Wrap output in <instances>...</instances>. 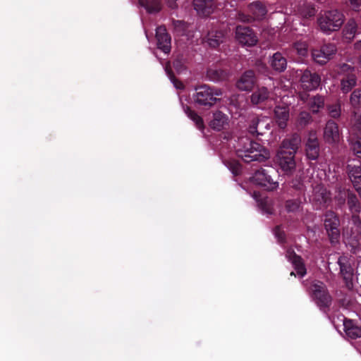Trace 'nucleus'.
Returning a JSON list of instances; mask_svg holds the SVG:
<instances>
[{"instance_id":"1","label":"nucleus","mask_w":361,"mask_h":361,"mask_svg":"<svg viewBox=\"0 0 361 361\" xmlns=\"http://www.w3.org/2000/svg\"><path fill=\"white\" fill-rule=\"evenodd\" d=\"M347 195L349 208L353 213L352 221L354 228H351L350 230L347 228L344 230L343 240L346 245H349L355 251L359 245L360 230H361V221L355 213L360 212V205L356 197L349 193L347 194L345 191H339L338 195H336L335 198L338 200V204H343Z\"/></svg>"},{"instance_id":"2","label":"nucleus","mask_w":361,"mask_h":361,"mask_svg":"<svg viewBox=\"0 0 361 361\" xmlns=\"http://www.w3.org/2000/svg\"><path fill=\"white\" fill-rule=\"evenodd\" d=\"M300 140L293 137L283 141L277 153V162L282 171L290 173L295 169L294 157L298 151Z\"/></svg>"},{"instance_id":"3","label":"nucleus","mask_w":361,"mask_h":361,"mask_svg":"<svg viewBox=\"0 0 361 361\" xmlns=\"http://www.w3.org/2000/svg\"><path fill=\"white\" fill-rule=\"evenodd\" d=\"M237 154L245 162L263 161L269 157V152L259 143L241 139L237 149Z\"/></svg>"},{"instance_id":"4","label":"nucleus","mask_w":361,"mask_h":361,"mask_svg":"<svg viewBox=\"0 0 361 361\" xmlns=\"http://www.w3.org/2000/svg\"><path fill=\"white\" fill-rule=\"evenodd\" d=\"M345 21V16L337 9L321 12L317 18L319 30L326 34L338 30Z\"/></svg>"},{"instance_id":"5","label":"nucleus","mask_w":361,"mask_h":361,"mask_svg":"<svg viewBox=\"0 0 361 361\" xmlns=\"http://www.w3.org/2000/svg\"><path fill=\"white\" fill-rule=\"evenodd\" d=\"M274 176H277L274 169H261L255 173L252 177V182L264 187L267 190H274L279 188V182L274 179Z\"/></svg>"},{"instance_id":"6","label":"nucleus","mask_w":361,"mask_h":361,"mask_svg":"<svg viewBox=\"0 0 361 361\" xmlns=\"http://www.w3.org/2000/svg\"><path fill=\"white\" fill-rule=\"evenodd\" d=\"M221 95L222 91L220 89H212L207 85H202L196 89L194 99L198 104L212 106L216 101V97Z\"/></svg>"},{"instance_id":"7","label":"nucleus","mask_w":361,"mask_h":361,"mask_svg":"<svg viewBox=\"0 0 361 361\" xmlns=\"http://www.w3.org/2000/svg\"><path fill=\"white\" fill-rule=\"evenodd\" d=\"M235 38L243 46L252 47L257 44L258 39L255 34L247 27L238 26L235 29Z\"/></svg>"},{"instance_id":"8","label":"nucleus","mask_w":361,"mask_h":361,"mask_svg":"<svg viewBox=\"0 0 361 361\" xmlns=\"http://www.w3.org/2000/svg\"><path fill=\"white\" fill-rule=\"evenodd\" d=\"M336 49L334 44H325L320 49H313L312 56L313 60L319 64L326 63L336 54Z\"/></svg>"},{"instance_id":"9","label":"nucleus","mask_w":361,"mask_h":361,"mask_svg":"<svg viewBox=\"0 0 361 361\" xmlns=\"http://www.w3.org/2000/svg\"><path fill=\"white\" fill-rule=\"evenodd\" d=\"M339 221L333 212L326 214L324 220V226L329 234L331 243L337 242L339 238V231L338 226Z\"/></svg>"},{"instance_id":"10","label":"nucleus","mask_w":361,"mask_h":361,"mask_svg":"<svg viewBox=\"0 0 361 361\" xmlns=\"http://www.w3.org/2000/svg\"><path fill=\"white\" fill-rule=\"evenodd\" d=\"M298 75H300V83L304 90H313L319 87L321 81L319 75L312 73L307 70L303 72L300 71Z\"/></svg>"},{"instance_id":"11","label":"nucleus","mask_w":361,"mask_h":361,"mask_svg":"<svg viewBox=\"0 0 361 361\" xmlns=\"http://www.w3.org/2000/svg\"><path fill=\"white\" fill-rule=\"evenodd\" d=\"M312 296L320 306H327L330 302V297L328 295L325 286L320 281L314 282L311 287Z\"/></svg>"},{"instance_id":"12","label":"nucleus","mask_w":361,"mask_h":361,"mask_svg":"<svg viewBox=\"0 0 361 361\" xmlns=\"http://www.w3.org/2000/svg\"><path fill=\"white\" fill-rule=\"evenodd\" d=\"M323 138L328 144H336L339 142L341 135L338 126L333 121H329L324 128Z\"/></svg>"},{"instance_id":"13","label":"nucleus","mask_w":361,"mask_h":361,"mask_svg":"<svg viewBox=\"0 0 361 361\" xmlns=\"http://www.w3.org/2000/svg\"><path fill=\"white\" fill-rule=\"evenodd\" d=\"M338 264L340 266L341 274L346 286L351 288L353 286V269L351 267L350 259L345 256H341L338 258Z\"/></svg>"},{"instance_id":"14","label":"nucleus","mask_w":361,"mask_h":361,"mask_svg":"<svg viewBox=\"0 0 361 361\" xmlns=\"http://www.w3.org/2000/svg\"><path fill=\"white\" fill-rule=\"evenodd\" d=\"M156 38L158 49L166 54L169 53L171 50V37L164 27L160 26L157 28Z\"/></svg>"},{"instance_id":"15","label":"nucleus","mask_w":361,"mask_h":361,"mask_svg":"<svg viewBox=\"0 0 361 361\" xmlns=\"http://www.w3.org/2000/svg\"><path fill=\"white\" fill-rule=\"evenodd\" d=\"M256 82L253 71H245L237 80L236 87L241 91H250L252 89Z\"/></svg>"},{"instance_id":"16","label":"nucleus","mask_w":361,"mask_h":361,"mask_svg":"<svg viewBox=\"0 0 361 361\" xmlns=\"http://www.w3.org/2000/svg\"><path fill=\"white\" fill-rule=\"evenodd\" d=\"M329 199V192L322 185H318L313 189L310 200L317 207H321L324 205Z\"/></svg>"},{"instance_id":"17","label":"nucleus","mask_w":361,"mask_h":361,"mask_svg":"<svg viewBox=\"0 0 361 361\" xmlns=\"http://www.w3.org/2000/svg\"><path fill=\"white\" fill-rule=\"evenodd\" d=\"M306 155L308 159L314 160L319 154V142L315 133L309 135L306 144Z\"/></svg>"},{"instance_id":"18","label":"nucleus","mask_w":361,"mask_h":361,"mask_svg":"<svg viewBox=\"0 0 361 361\" xmlns=\"http://www.w3.org/2000/svg\"><path fill=\"white\" fill-rule=\"evenodd\" d=\"M289 118L288 106H277L274 110V120L280 128H285Z\"/></svg>"},{"instance_id":"19","label":"nucleus","mask_w":361,"mask_h":361,"mask_svg":"<svg viewBox=\"0 0 361 361\" xmlns=\"http://www.w3.org/2000/svg\"><path fill=\"white\" fill-rule=\"evenodd\" d=\"M348 176L355 190L361 195V167L360 166H348Z\"/></svg>"},{"instance_id":"20","label":"nucleus","mask_w":361,"mask_h":361,"mask_svg":"<svg viewBox=\"0 0 361 361\" xmlns=\"http://www.w3.org/2000/svg\"><path fill=\"white\" fill-rule=\"evenodd\" d=\"M226 32L224 30H212L207 36V42L212 47H216L224 42Z\"/></svg>"},{"instance_id":"21","label":"nucleus","mask_w":361,"mask_h":361,"mask_svg":"<svg viewBox=\"0 0 361 361\" xmlns=\"http://www.w3.org/2000/svg\"><path fill=\"white\" fill-rule=\"evenodd\" d=\"M286 257L291 262L299 276L302 277L306 274V269L301 258L296 255L293 251L288 250L286 253Z\"/></svg>"},{"instance_id":"22","label":"nucleus","mask_w":361,"mask_h":361,"mask_svg":"<svg viewBox=\"0 0 361 361\" xmlns=\"http://www.w3.org/2000/svg\"><path fill=\"white\" fill-rule=\"evenodd\" d=\"M344 331L346 335L353 339L361 337V327L355 324L350 319H344L343 321Z\"/></svg>"},{"instance_id":"23","label":"nucleus","mask_w":361,"mask_h":361,"mask_svg":"<svg viewBox=\"0 0 361 361\" xmlns=\"http://www.w3.org/2000/svg\"><path fill=\"white\" fill-rule=\"evenodd\" d=\"M193 5L199 15L207 16L212 13V0H194Z\"/></svg>"},{"instance_id":"24","label":"nucleus","mask_w":361,"mask_h":361,"mask_svg":"<svg viewBox=\"0 0 361 361\" xmlns=\"http://www.w3.org/2000/svg\"><path fill=\"white\" fill-rule=\"evenodd\" d=\"M228 124V117L221 111H216L210 121V126L214 130H220Z\"/></svg>"},{"instance_id":"25","label":"nucleus","mask_w":361,"mask_h":361,"mask_svg":"<svg viewBox=\"0 0 361 361\" xmlns=\"http://www.w3.org/2000/svg\"><path fill=\"white\" fill-rule=\"evenodd\" d=\"M271 98L270 93L267 90V87H259L254 93L251 95V102L254 104H259L264 102Z\"/></svg>"},{"instance_id":"26","label":"nucleus","mask_w":361,"mask_h":361,"mask_svg":"<svg viewBox=\"0 0 361 361\" xmlns=\"http://www.w3.org/2000/svg\"><path fill=\"white\" fill-rule=\"evenodd\" d=\"M270 126V121L268 118H258L256 123L250 127V132L252 134H263Z\"/></svg>"},{"instance_id":"27","label":"nucleus","mask_w":361,"mask_h":361,"mask_svg":"<svg viewBox=\"0 0 361 361\" xmlns=\"http://www.w3.org/2000/svg\"><path fill=\"white\" fill-rule=\"evenodd\" d=\"M270 66L276 71H283L287 66L286 59L281 54L275 53L270 59Z\"/></svg>"},{"instance_id":"28","label":"nucleus","mask_w":361,"mask_h":361,"mask_svg":"<svg viewBox=\"0 0 361 361\" xmlns=\"http://www.w3.org/2000/svg\"><path fill=\"white\" fill-rule=\"evenodd\" d=\"M139 4L149 13H157L161 8L160 0H139Z\"/></svg>"},{"instance_id":"29","label":"nucleus","mask_w":361,"mask_h":361,"mask_svg":"<svg viewBox=\"0 0 361 361\" xmlns=\"http://www.w3.org/2000/svg\"><path fill=\"white\" fill-rule=\"evenodd\" d=\"M249 11L252 13L254 18L261 19L265 16L267 9L265 6L259 1H255L249 6Z\"/></svg>"},{"instance_id":"30","label":"nucleus","mask_w":361,"mask_h":361,"mask_svg":"<svg viewBox=\"0 0 361 361\" xmlns=\"http://www.w3.org/2000/svg\"><path fill=\"white\" fill-rule=\"evenodd\" d=\"M357 79L354 75H348L341 81V90L343 93L349 92L356 85Z\"/></svg>"},{"instance_id":"31","label":"nucleus","mask_w":361,"mask_h":361,"mask_svg":"<svg viewBox=\"0 0 361 361\" xmlns=\"http://www.w3.org/2000/svg\"><path fill=\"white\" fill-rule=\"evenodd\" d=\"M253 197L259 202V206L261 207L262 212L267 214L274 213L273 202L268 199L259 200L257 193L254 192Z\"/></svg>"},{"instance_id":"32","label":"nucleus","mask_w":361,"mask_h":361,"mask_svg":"<svg viewBox=\"0 0 361 361\" xmlns=\"http://www.w3.org/2000/svg\"><path fill=\"white\" fill-rule=\"evenodd\" d=\"M207 75L212 81H219L225 79L228 74L221 69L211 68L207 71Z\"/></svg>"},{"instance_id":"33","label":"nucleus","mask_w":361,"mask_h":361,"mask_svg":"<svg viewBox=\"0 0 361 361\" xmlns=\"http://www.w3.org/2000/svg\"><path fill=\"white\" fill-rule=\"evenodd\" d=\"M317 10L314 5L305 4L300 9V15L302 18L307 19L315 16Z\"/></svg>"},{"instance_id":"34","label":"nucleus","mask_w":361,"mask_h":361,"mask_svg":"<svg viewBox=\"0 0 361 361\" xmlns=\"http://www.w3.org/2000/svg\"><path fill=\"white\" fill-rule=\"evenodd\" d=\"M357 29V24L354 20H350L345 29H344V36L348 39L351 40L354 38Z\"/></svg>"},{"instance_id":"35","label":"nucleus","mask_w":361,"mask_h":361,"mask_svg":"<svg viewBox=\"0 0 361 361\" xmlns=\"http://www.w3.org/2000/svg\"><path fill=\"white\" fill-rule=\"evenodd\" d=\"M184 111L188 116L195 123L197 128L202 130L204 129L202 118L196 113L192 111L188 107L185 108Z\"/></svg>"},{"instance_id":"36","label":"nucleus","mask_w":361,"mask_h":361,"mask_svg":"<svg viewBox=\"0 0 361 361\" xmlns=\"http://www.w3.org/2000/svg\"><path fill=\"white\" fill-rule=\"evenodd\" d=\"M350 149L353 154L361 159V137H352L350 139Z\"/></svg>"},{"instance_id":"37","label":"nucleus","mask_w":361,"mask_h":361,"mask_svg":"<svg viewBox=\"0 0 361 361\" xmlns=\"http://www.w3.org/2000/svg\"><path fill=\"white\" fill-rule=\"evenodd\" d=\"M324 104V99L320 96L314 97L310 103V107L312 112L317 113L319 109L322 108Z\"/></svg>"},{"instance_id":"38","label":"nucleus","mask_w":361,"mask_h":361,"mask_svg":"<svg viewBox=\"0 0 361 361\" xmlns=\"http://www.w3.org/2000/svg\"><path fill=\"white\" fill-rule=\"evenodd\" d=\"M297 54L300 56H306L308 54V46L305 41H298L294 44Z\"/></svg>"},{"instance_id":"39","label":"nucleus","mask_w":361,"mask_h":361,"mask_svg":"<svg viewBox=\"0 0 361 361\" xmlns=\"http://www.w3.org/2000/svg\"><path fill=\"white\" fill-rule=\"evenodd\" d=\"M350 102L353 106L354 110L357 111V106L360 105L361 102V90L359 89L355 90L350 97Z\"/></svg>"},{"instance_id":"40","label":"nucleus","mask_w":361,"mask_h":361,"mask_svg":"<svg viewBox=\"0 0 361 361\" xmlns=\"http://www.w3.org/2000/svg\"><path fill=\"white\" fill-rule=\"evenodd\" d=\"M353 130H361V111H353V116L351 119Z\"/></svg>"},{"instance_id":"41","label":"nucleus","mask_w":361,"mask_h":361,"mask_svg":"<svg viewBox=\"0 0 361 361\" xmlns=\"http://www.w3.org/2000/svg\"><path fill=\"white\" fill-rule=\"evenodd\" d=\"M355 68V66H352L350 64L343 63L336 66L335 71L337 72L338 74H345L352 72Z\"/></svg>"},{"instance_id":"42","label":"nucleus","mask_w":361,"mask_h":361,"mask_svg":"<svg viewBox=\"0 0 361 361\" xmlns=\"http://www.w3.org/2000/svg\"><path fill=\"white\" fill-rule=\"evenodd\" d=\"M329 111L330 115L332 117H334V118L338 117L341 114V106L338 104L330 106H329Z\"/></svg>"},{"instance_id":"43","label":"nucleus","mask_w":361,"mask_h":361,"mask_svg":"<svg viewBox=\"0 0 361 361\" xmlns=\"http://www.w3.org/2000/svg\"><path fill=\"white\" fill-rule=\"evenodd\" d=\"M311 120V116L309 113L303 111L301 112L299 116V123L301 125H306Z\"/></svg>"},{"instance_id":"44","label":"nucleus","mask_w":361,"mask_h":361,"mask_svg":"<svg viewBox=\"0 0 361 361\" xmlns=\"http://www.w3.org/2000/svg\"><path fill=\"white\" fill-rule=\"evenodd\" d=\"M228 167L230 171L235 175L238 174L241 170L240 165L236 161L228 163Z\"/></svg>"},{"instance_id":"45","label":"nucleus","mask_w":361,"mask_h":361,"mask_svg":"<svg viewBox=\"0 0 361 361\" xmlns=\"http://www.w3.org/2000/svg\"><path fill=\"white\" fill-rule=\"evenodd\" d=\"M299 204L296 201L289 200L286 202V208L288 212H294L299 208Z\"/></svg>"},{"instance_id":"46","label":"nucleus","mask_w":361,"mask_h":361,"mask_svg":"<svg viewBox=\"0 0 361 361\" xmlns=\"http://www.w3.org/2000/svg\"><path fill=\"white\" fill-rule=\"evenodd\" d=\"M167 73L170 78L171 81L173 83L176 89H181L183 87V85L182 84L181 82L178 81L176 79H175V78L173 75H171L169 72L167 71Z\"/></svg>"},{"instance_id":"47","label":"nucleus","mask_w":361,"mask_h":361,"mask_svg":"<svg viewBox=\"0 0 361 361\" xmlns=\"http://www.w3.org/2000/svg\"><path fill=\"white\" fill-rule=\"evenodd\" d=\"M274 235L279 241H282L284 238V233L279 227L276 228L274 230Z\"/></svg>"},{"instance_id":"48","label":"nucleus","mask_w":361,"mask_h":361,"mask_svg":"<svg viewBox=\"0 0 361 361\" xmlns=\"http://www.w3.org/2000/svg\"><path fill=\"white\" fill-rule=\"evenodd\" d=\"M174 25L176 30L178 32H181V31L184 30L185 27V24L182 21L176 22Z\"/></svg>"},{"instance_id":"49","label":"nucleus","mask_w":361,"mask_h":361,"mask_svg":"<svg viewBox=\"0 0 361 361\" xmlns=\"http://www.w3.org/2000/svg\"><path fill=\"white\" fill-rule=\"evenodd\" d=\"M177 0H166V6L171 9L177 8Z\"/></svg>"},{"instance_id":"50","label":"nucleus","mask_w":361,"mask_h":361,"mask_svg":"<svg viewBox=\"0 0 361 361\" xmlns=\"http://www.w3.org/2000/svg\"><path fill=\"white\" fill-rule=\"evenodd\" d=\"M351 6L354 8H358L361 6V0H348Z\"/></svg>"},{"instance_id":"51","label":"nucleus","mask_w":361,"mask_h":361,"mask_svg":"<svg viewBox=\"0 0 361 361\" xmlns=\"http://www.w3.org/2000/svg\"><path fill=\"white\" fill-rule=\"evenodd\" d=\"M355 47H356L357 49H360V48H361V41H359V42H356V44H355Z\"/></svg>"},{"instance_id":"52","label":"nucleus","mask_w":361,"mask_h":361,"mask_svg":"<svg viewBox=\"0 0 361 361\" xmlns=\"http://www.w3.org/2000/svg\"><path fill=\"white\" fill-rule=\"evenodd\" d=\"M356 68H361V56L358 59L357 65Z\"/></svg>"}]
</instances>
